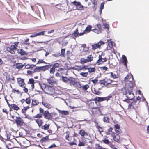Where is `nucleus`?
Masks as SVG:
<instances>
[{"label":"nucleus","instance_id":"nucleus-55","mask_svg":"<svg viewBox=\"0 0 149 149\" xmlns=\"http://www.w3.org/2000/svg\"><path fill=\"white\" fill-rule=\"evenodd\" d=\"M81 87L83 90H86L89 88V86L88 84H86L82 86Z\"/></svg>","mask_w":149,"mask_h":149},{"label":"nucleus","instance_id":"nucleus-42","mask_svg":"<svg viewBox=\"0 0 149 149\" xmlns=\"http://www.w3.org/2000/svg\"><path fill=\"white\" fill-rule=\"evenodd\" d=\"M24 66V65H22L21 63H17L16 65V68L18 69H21Z\"/></svg>","mask_w":149,"mask_h":149},{"label":"nucleus","instance_id":"nucleus-40","mask_svg":"<svg viewBox=\"0 0 149 149\" xmlns=\"http://www.w3.org/2000/svg\"><path fill=\"white\" fill-rule=\"evenodd\" d=\"M79 134L82 136H83L85 135H87V134L83 130H81L79 131Z\"/></svg>","mask_w":149,"mask_h":149},{"label":"nucleus","instance_id":"nucleus-64","mask_svg":"<svg viewBox=\"0 0 149 149\" xmlns=\"http://www.w3.org/2000/svg\"><path fill=\"white\" fill-rule=\"evenodd\" d=\"M49 139V136H46L45 137H43L41 140V141L42 142L46 141Z\"/></svg>","mask_w":149,"mask_h":149},{"label":"nucleus","instance_id":"nucleus-19","mask_svg":"<svg viewBox=\"0 0 149 149\" xmlns=\"http://www.w3.org/2000/svg\"><path fill=\"white\" fill-rule=\"evenodd\" d=\"M134 84L135 82L134 81H130L129 83L128 84L127 86V89H129L130 90H132Z\"/></svg>","mask_w":149,"mask_h":149},{"label":"nucleus","instance_id":"nucleus-57","mask_svg":"<svg viewBox=\"0 0 149 149\" xmlns=\"http://www.w3.org/2000/svg\"><path fill=\"white\" fill-rule=\"evenodd\" d=\"M25 102L27 104H29L31 103V100L30 97L27 98L25 99Z\"/></svg>","mask_w":149,"mask_h":149},{"label":"nucleus","instance_id":"nucleus-23","mask_svg":"<svg viewBox=\"0 0 149 149\" xmlns=\"http://www.w3.org/2000/svg\"><path fill=\"white\" fill-rule=\"evenodd\" d=\"M11 107L12 109L16 111H18L20 109V107L18 105L15 104H11Z\"/></svg>","mask_w":149,"mask_h":149},{"label":"nucleus","instance_id":"nucleus-10","mask_svg":"<svg viewBox=\"0 0 149 149\" xmlns=\"http://www.w3.org/2000/svg\"><path fill=\"white\" fill-rule=\"evenodd\" d=\"M103 55V53H102L101 55H99L98 56V59L96 63L99 65L102 64V63L106 62L107 60V59L104 57L103 58L102 55Z\"/></svg>","mask_w":149,"mask_h":149},{"label":"nucleus","instance_id":"nucleus-15","mask_svg":"<svg viewBox=\"0 0 149 149\" xmlns=\"http://www.w3.org/2000/svg\"><path fill=\"white\" fill-rule=\"evenodd\" d=\"M111 136L113 137V140L119 142L120 141V137L119 135L114 132L111 134Z\"/></svg>","mask_w":149,"mask_h":149},{"label":"nucleus","instance_id":"nucleus-26","mask_svg":"<svg viewBox=\"0 0 149 149\" xmlns=\"http://www.w3.org/2000/svg\"><path fill=\"white\" fill-rule=\"evenodd\" d=\"M110 74V77L113 79H116L118 78L119 76L118 74H115L113 72H111L109 73Z\"/></svg>","mask_w":149,"mask_h":149},{"label":"nucleus","instance_id":"nucleus-46","mask_svg":"<svg viewBox=\"0 0 149 149\" xmlns=\"http://www.w3.org/2000/svg\"><path fill=\"white\" fill-rule=\"evenodd\" d=\"M76 140L75 139H74V141H73L70 142L68 143V144L70 146H72L74 145H77V144L76 143Z\"/></svg>","mask_w":149,"mask_h":149},{"label":"nucleus","instance_id":"nucleus-61","mask_svg":"<svg viewBox=\"0 0 149 149\" xmlns=\"http://www.w3.org/2000/svg\"><path fill=\"white\" fill-rule=\"evenodd\" d=\"M91 81L95 85L97 84L98 82L97 78H96L92 80Z\"/></svg>","mask_w":149,"mask_h":149},{"label":"nucleus","instance_id":"nucleus-37","mask_svg":"<svg viewBox=\"0 0 149 149\" xmlns=\"http://www.w3.org/2000/svg\"><path fill=\"white\" fill-rule=\"evenodd\" d=\"M88 66L87 65L80 66L79 68L80 70L85 71L86 70H88Z\"/></svg>","mask_w":149,"mask_h":149},{"label":"nucleus","instance_id":"nucleus-39","mask_svg":"<svg viewBox=\"0 0 149 149\" xmlns=\"http://www.w3.org/2000/svg\"><path fill=\"white\" fill-rule=\"evenodd\" d=\"M25 130L24 129L21 130L19 133V136L22 137L25 136Z\"/></svg>","mask_w":149,"mask_h":149},{"label":"nucleus","instance_id":"nucleus-12","mask_svg":"<svg viewBox=\"0 0 149 149\" xmlns=\"http://www.w3.org/2000/svg\"><path fill=\"white\" fill-rule=\"evenodd\" d=\"M128 93L126 95V97L128 100H132L134 97V96L132 90L127 89Z\"/></svg>","mask_w":149,"mask_h":149},{"label":"nucleus","instance_id":"nucleus-25","mask_svg":"<svg viewBox=\"0 0 149 149\" xmlns=\"http://www.w3.org/2000/svg\"><path fill=\"white\" fill-rule=\"evenodd\" d=\"M4 143L6 145V148L8 149H9V148H10V147L11 146V143L10 139L5 141Z\"/></svg>","mask_w":149,"mask_h":149},{"label":"nucleus","instance_id":"nucleus-4","mask_svg":"<svg viewBox=\"0 0 149 149\" xmlns=\"http://www.w3.org/2000/svg\"><path fill=\"white\" fill-rule=\"evenodd\" d=\"M112 97V95H110L105 97H96L93 100L95 101V103L96 104L98 103V104H99L100 103H98L97 102H102L105 100L108 101Z\"/></svg>","mask_w":149,"mask_h":149},{"label":"nucleus","instance_id":"nucleus-18","mask_svg":"<svg viewBox=\"0 0 149 149\" xmlns=\"http://www.w3.org/2000/svg\"><path fill=\"white\" fill-rule=\"evenodd\" d=\"M42 116L47 119L49 120L52 118L51 114L48 111H45L43 114Z\"/></svg>","mask_w":149,"mask_h":149},{"label":"nucleus","instance_id":"nucleus-51","mask_svg":"<svg viewBox=\"0 0 149 149\" xmlns=\"http://www.w3.org/2000/svg\"><path fill=\"white\" fill-rule=\"evenodd\" d=\"M63 81L65 83H67L68 81H69V79L66 77L62 76Z\"/></svg>","mask_w":149,"mask_h":149},{"label":"nucleus","instance_id":"nucleus-1","mask_svg":"<svg viewBox=\"0 0 149 149\" xmlns=\"http://www.w3.org/2000/svg\"><path fill=\"white\" fill-rule=\"evenodd\" d=\"M39 85L41 88L46 93L52 95L55 93V90L53 86L46 84L44 83L39 82Z\"/></svg>","mask_w":149,"mask_h":149},{"label":"nucleus","instance_id":"nucleus-13","mask_svg":"<svg viewBox=\"0 0 149 149\" xmlns=\"http://www.w3.org/2000/svg\"><path fill=\"white\" fill-rule=\"evenodd\" d=\"M10 134H7L6 132L1 137L2 139L1 140L3 142L8 140H10Z\"/></svg>","mask_w":149,"mask_h":149},{"label":"nucleus","instance_id":"nucleus-21","mask_svg":"<svg viewBox=\"0 0 149 149\" xmlns=\"http://www.w3.org/2000/svg\"><path fill=\"white\" fill-rule=\"evenodd\" d=\"M91 3L93 5L92 8L94 11H95L97 8V2L96 0H93L91 1Z\"/></svg>","mask_w":149,"mask_h":149},{"label":"nucleus","instance_id":"nucleus-34","mask_svg":"<svg viewBox=\"0 0 149 149\" xmlns=\"http://www.w3.org/2000/svg\"><path fill=\"white\" fill-rule=\"evenodd\" d=\"M50 125L49 124H45L44 125H42L40 127V128L44 130H48L49 129Z\"/></svg>","mask_w":149,"mask_h":149},{"label":"nucleus","instance_id":"nucleus-53","mask_svg":"<svg viewBox=\"0 0 149 149\" xmlns=\"http://www.w3.org/2000/svg\"><path fill=\"white\" fill-rule=\"evenodd\" d=\"M87 60L84 58H81L80 59V63L81 64H84L88 62Z\"/></svg>","mask_w":149,"mask_h":149},{"label":"nucleus","instance_id":"nucleus-54","mask_svg":"<svg viewBox=\"0 0 149 149\" xmlns=\"http://www.w3.org/2000/svg\"><path fill=\"white\" fill-rule=\"evenodd\" d=\"M93 93L95 95H99L101 93V92L98 90H96L95 88H94V89L93 91Z\"/></svg>","mask_w":149,"mask_h":149},{"label":"nucleus","instance_id":"nucleus-60","mask_svg":"<svg viewBox=\"0 0 149 149\" xmlns=\"http://www.w3.org/2000/svg\"><path fill=\"white\" fill-rule=\"evenodd\" d=\"M107 42L108 43V45L110 46H111L110 47H113V42L111 41V40H108Z\"/></svg>","mask_w":149,"mask_h":149},{"label":"nucleus","instance_id":"nucleus-3","mask_svg":"<svg viewBox=\"0 0 149 149\" xmlns=\"http://www.w3.org/2000/svg\"><path fill=\"white\" fill-rule=\"evenodd\" d=\"M42 117V116L40 114H37L33 117L34 120L38 124L39 128H40L44 123L43 121L40 119Z\"/></svg>","mask_w":149,"mask_h":149},{"label":"nucleus","instance_id":"nucleus-56","mask_svg":"<svg viewBox=\"0 0 149 149\" xmlns=\"http://www.w3.org/2000/svg\"><path fill=\"white\" fill-rule=\"evenodd\" d=\"M12 91V92H13L14 93H16L17 94H19L20 93V92L19 90L18 89L16 90V89L15 88L13 89Z\"/></svg>","mask_w":149,"mask_h":149},{"label":"nucleus","instance_id":"nucleus-22","mask_svg":"<svg viewBox=\"0 0 149 149\" xmlns=\"http://www.w3.org/2000/svg\"><path fill=\"white\" fill-rule=\"evenodd\" d=\"M24 65L25 66V68L27 69H31L36 66L35 65L30 64L26 63H24Z\"/></svg>","mask_w":149,"mask_h":149},{"label":"nucleus","instance_id":"nucleus-58","mask_svg":"<svg viewBox=\"0 0 149 149\" xmlns=\"http://www.w3.org/2000/svg\"><path fill=\"white\" fill-rule=\"evenodd\" d=\"M65 49H62L61 50V55L62 57H65Z\"/></svg>","mask_w":149,"mask_h":149},{"label":"nucleus","instance_id":"nucleus-63","mask_svg":"<svg viewBox=\"0 0 149 149\" xmlns=\"http://www.w3.org/2000/svg\"><path fill=\"white\" fill-rule=\"evenodd\" d=\"M103 120L104 122L109 123V118L107 117L104 116L103 118Z\"/></svg>","mask_w":149,"mask_h":149},{"label":"nucleus","instance_id":"nucleus-59","mask_svg":"<svg viewBox=\"0 0 149 149\" xmlns=\"http://www.w3.org/2000/svg\"><path fill=\"white\" fill-rule=\"evenodd\" d=\"M50 69L49 72L50 74H54L55 71V69L52 66Z\"/></svg>","mask_w":149,"mask_h":149},{"label":"nucleus","instance_id":"nucleus-7","mask_svg":"<svg viewBox=\"0 0 149 149\" xmlns=\"http://www.w3.org/2000/svg\"><path fill=\"white\" fill-rule=\"evenodd\" d=\"M100 103L97 105L98 107L91 109V111L92 114L93 115H99L101 113V111L99 109V107H100Z\"/></svg>","mask_w":149,"mask_h":149},{"label":"nucleus","instance_id":"nucleus-20","mask_svg":"<svg viewBox=\"0 0 149 149\" xmlns=\"http://www.w3.org/2000/svg\"><path fill=\"white\" fill-rule=\"evenodd\" d=\"M47 80L48 83L51 85L53 84L54 83H55L56 82L53 76L50 77L49 78L47 79Z\"/></svg>","mask_w":149,"mask_h":149},{"label":"nucleus","instance_id":"nucleus-30","mask_svg":"<svg viewBox=\"0 0 149 149\" xmlns=\"http://www.w3.org/2000/svg\"><path fill=\"white\" fill-rule=\"evenodd\" d=\"M123 58L122 62L124 63V65L126 67H127V59L126 57L124 55L122 56Z\"/></svg>","mask_w":149,"mask_h":149},{"label":"nucleus","instance_id":"nucleus-31","mask_svg":"<svg viewBox=\"0 0 149 149\" xmlns=\"http://www.w3.org/2000/svg\"><path fill=\"white\" fill-rule=\"evenodd\" d=\"M30 108L29 106H28L26 107H24L22 109L21 111L22 113L24 115H26V113L27 110Z\"/></svg>","mask_w":149,"mask_h":149},{"label":"nucleus","instance_id":"nucleus-11","mask_svg":"<svg viewBox=\"0 0 149 149\" xmlns=\"http://www.w3.org/2000/svg\"><path fill=\"white\" fill-rule=\"evenodd\" d=\"M102 30L101 25L100 24H98L95 26V28L91 30L93 31L94 32L97 34H99L101 33Z\"/></svg>","mask_w":149,"mask_h":149},{"label":"nucleus","instance_id":"nucleus-14","mask_svg":"<svg viewBox=\"0 0 149 149\" xmlns=\"http://www.w3.org/2000/svg\"><path fill=\"white\" fill-rule=\"evenodd\" d=\"M104 44L105 43L104 42L102 41H100L98 43L92 45V49L95 50L96 49L99 48L101 45Z\"/></svg>","mask_w":149,"mask_h":149},{"label":"nucleus","instance_id":"nucleus-35","mask_svg":"<svg viewBox=\"0 0 149 149\" xmlns=\"http://www.w3.org/2000/svg\"><path fill=\"white\" fill-rule=\"evenodd\" d=\"M39 104V102L38 100L33 99L32 100L31 104L33 106L37 105Z\"/></svg>","mask_w":149,"mask_h":149},{"label":"nucleus","instance_id":"nucleus-36","mask_svg":"<svg viewBox=\"0 0 149 149\" xmlns=\"http://www.w3.org/2000/svg\"><path fill=\"white\" fill-rule=\"evenodd\" d=\"M75 37H77L79 36V32L78 28H77L73 32L72 34Z\"/></svg>","mask_w":149,"mask_h":149},{"label":"nucleus","instance_id":"nucleus-38","mask_svg":"<svg viewBox=\"0 0 149 149\" xmlns=\"http://www.w3.org/2000/svg\"><path fill=\"white\" fill-rule=\"evenodd\" d=\"M81 47L83 48V51L84 52H86L89 49V48L86 47V44H83L82 45Z\"/></svg>","mask_w":149,"mask_h":149},{"label":"nucleus","instance_id":"nucleus-45","mask_svg":"<svg viewBox=\"0 0 149 149\" xmlns=\"http://www.w3.org/2000/svg\"><path fill=\"white\" fill-rule=\"evenodd\" d=\"M104 8V2L101 3L100 4V7L99 12L100 14H101L102 12V10Z\"/></svg>","mask_w":149,"mask_h":149},{"label":"nucleus","instance_id":"nucleus-49","mask_svg":"<svg viewBox=\"0 0 149 149\" xmlns=\"http://www.w3.org/2000/svg\"><path fill=\"white\" fill-rule=\"evenodd\" d=\"M113 128L112 127H110L107 130V132H106V133L107 135H111V134L112 133V130Z\"/></svg>","mask_w":149,"mask_h":149},{"label":"nucleus","instance_id":"nucleus-24","mask_svg":"<svg viewBox=\"0 0 149 149\" xmlns=\"http://www.w3.org/2000/svg\"><path fill=\"white\" fill-rule=\"evenodd\" d=\"M32 70H33L32 71H31L30 70H28L27 72V73L29 75H32L33 74V73L38 72L36 66V68L33 69H32Z\"/></svg>","mask_w":149,"mask_h":149},{"label":"nucleus","instance_id":"nucleus-48","mask_svg":"<svg viewBox=\"0 0 149 149\" xmlns=\"http://www.w3.org/2000/svg\"><path fill=\"white\" fill-rule=\"evenodd\" d=\"M6 77L7 78V80L8 81L10 82L13 81L15 79V78L14 77L12 76L11 78H10L9 75L8 76L7 75Z\"/></svg>","mask_w":149,"mask_h":149},{"label":"nucleus","instance_id":"nucleus-62","mask_svg":"<svg viewBox=\"0 0 149 149\" xmlns=\"http://www.w3.org/2000/svg\"><path fill=\"white\" fill-rule=\"evenodd\" d=\"M85 143L84 141H81L80 140H79L78 146H83L85 145Z\"/></svg>","mask_w":149,"mask_h":149},{"label":"nucleus","instance_id":"nucleus-44","mask_svg":"<svg viewBox=\"0 0 149 149\" xmlns=\"http://www.w3.org/2000/svg\"><path fill=\"white\" fill-rule=\"evenodd\" d=\"M62 115H66L69 114V112L68 111L64 110L60 111L59 112Z\"/></svg>","mask_w":149,"mask_h":149},{"label":"nucleus","instance_id":"nucleus-41","mask_svg":"<svg viewBox=\"0 0 149 149\" xmlns=\"http://www.w3.org/2000/svg\"><path fill=\"white\" fill-rule=\"evenodd\" d=\"M92 28V26L91 25H88L85 29V30H84L85 32L86 33V32H90L91 30V29Z\"/></svg>","mask_w":149,"mask_h":149},{"label":"nucleus","instance_id":"nucleus-33","mask_svg":"<svg viewBox=\"0 0 149 149\" xmlns=\"http://www.w3.org/2000/svg\"><path fill=\"white\" fill-rule=\"evenodd\" d=\"M66 134L65 136V139L68 141H71L72 139V137L70 136V134L69 132H66Z\"/></svg>","mask_w":149,"mask_h":149},{"label":"nucleus","instance_id":"nucleus-6","mask_svg":"<svg viewBox=\"0 0 149 149\" xmlns=\"http://www.w3.org/2000/svg\"><path fill=\"white\" fill-rule=\"evenodd\" d=\"M71 4L75 6L77 9L78 10H84V7L80 2L75 1L73 2H71Z\"/></svg>","mask_w":149,"mask_h":149},{"label":"nucleus","instance_id":"nucleus-32","mask_svg":"<svg viewBox=\"0 0 149 149\" xmlns=\"http://www.w3.org/2000/svg\"><path fill=\"white\" fill-rule=\"evenodd\" d=\"M34 80L33 78H31L29 79V83L31 85V88L33 89L34 88Z\"/></svg>","mask_w":149,"mask_h":149},{"label":"nucleus","instance_id":"nucleus-16","mask_svg":"<svg viewBox=\"0 0 149 149\" xmlns=\"http://www.w3.org/2000/svg\"><path fill=\"white\" fill-rule=\"evenodd\" d=\"M136 100H134L132 102H131L129 103L128 105V109L130 110L132 108H134L135 109L137 107V106L136 104Z\"/></svg>","mask_w":149,"mask_h":149},{"label":"nucleus","instance_id":"nucleus-28","mask_svg":"<svg viewBox=\"0 0 149 149\" xmlns=\"http://www.w3.org/2000/svg\"><path fill=\"white\" fill-rule=\"evenodd\" d=\"M17 52L19 54H20L21 55H27L28 54L27 53L22 49H18Z\"/></svg>","mask_w":149,"mask_h":149},{"label":"nucleus","instance_id":"nucleus-9","mask_svg":"<svg viewBox=\"0 0 149 149\" xmlns=\"http://www.w3.org/2000/svg\"><path fill=\"white\" fill-rule=\"evenodd\" d=\"M70 83L71 85H73L76 87L81 88V86L79 83L75 81L74 78H71L69 79Z\"/></svg>","mask_w":149,"mask_h":149},{"label":"nucleus","instance_id":"nucleus-5","mask_svg":"<svg viewBox=\"0 0 149 149\" xmlns=\"http://www.w3.org/2000/svg\"><path fill=\"white\" fill-rule=\"evenodd\" d=\"M15 121V123L18 127L24 126L26 124L24 120L19 116L16 117Z\"/></svg>","mask_w":149,"mask_h":149},{"label":"nucleus","instance_id":"nucleus-50","mask_svg":"<svg viewBox=\"0 0 149 149\" xmlns=\"http://www.w3.org/2000/svg\"><path fill=\"white\" fill-rule=\"evenodd\" d=\"M87 60L88 62H90L92 61L93 59V57L92 55H89L87 57L86 59Z\"/></svg>","mask_w":149,"mask_h":149},{"label":"nucleus","instance_id":"nucleus-47","mask_svg":"<svg viewBox=\"0 0 149 149\" xmlns=\"http://www.w3.org/2000/svg\"><path fill=\"white\" fill-rule=\"evenodd\" d=\"M127 90L125 87H124L121 89V91L122 93L124 95H126L127 93Z\"/></svg>","mask_w":149,"mask_h":149},{"label":"nucleus","instance_id":"nucleus-43","mask_svg":"<svg viewBox=\"0 0 149 149\" xmlns=\"http://www.w3.org/2000/svg\"><path fill=\"white\" fill-rule=\"evenodd\" d=\"M88 72L90 73H91L93 72H94L96 70L95 68V67L91 68L88 67Z\"/></svg>","mask_w":149,"mask_h":149},{"label":"nucleus","instance_id":"nucleus-2","mask_svg":"<svg viewBox=\"0 0 149 149\" xmlns=\"http://www.w3.org/2000/svg\"><path fill=\"white\" fill-rule=\"evenodd\" d=\"M115 81L110 78H106L102 80H100L99 81V83L102 87H107L109 85H112V86L113 87L114 86H116L117 85V84H112L113 82Z\"/></svg>","mask_w":149,"mask_h":149},{"label":"nucleus","instance_id":"nucleus-52","mask_svg":"<svg viewBox=\"0 0 149 149\" xmlns=\"http://www.w3.org/2000/svg\"><path fill=\"white\" fill-rule=\"evenodd\" d=\"M95 104L94 102H91L89 104V107H91V109H93L96 107L95 106Z\"/></svg>","mask_w":149,"mask_h":149},{"label":"nucleus","instance_id":"nucleus-8","mask_svg":"<svg viewBox=\"0 0 149 149\" xmlns=\"http://www.w3.org/2000/svg\"><path fill=\"white\" fill-rule=\"evenodd\" d=\"M17 48L15 46L13 45H11L10 47H6V50L8 52L13 54H15V52L16 51Z\"/></svg>","mask_w":149,"mask_h":149},{"label":"nucleus","instance_id":"nucleus-29","mask_svg":"<svg viewBox=\"0 0 149 149\" xmlns=\"http://www.w3.org/2000/svg\"><path fill=\"white\" fill-rule=\"evenodd\" d=\"M38 72L41 71H45L46 70L45 66H36Z\"/></svg>","mask_w":149,"mask_h":149},{"label":"nucleus","instance_id":"nucleus-17","mask_svg":"<svg viewBox=\"0 0 149 149\" xmlns=\"http://www.w3.org/2000/svg\"><path fill=\"white\" fill-rule=\"evenodd\" d=\"M17 81L19 85L21 87L26 85L24 81V79L20 77L17 78Z\"/></svg>","mask_w":149,"mask_h":149},{"label":"nucleus","instance_id":"nucleus-27","mask_svg":"<svg viewBox=\"0 0 149 149\" xmlns=\"http://www.w3.org/2000/svg\"><path fill=\"white\" fill-rule=\"evenodd\" d=\"M42 103L44 106L48 109H50L52 107V105L46 102H42Z\"/></svg>","mask_w":149,"mask_h":149}]
</instances>
